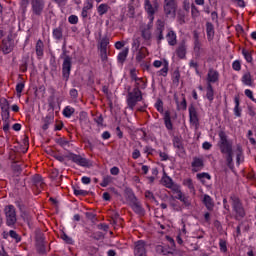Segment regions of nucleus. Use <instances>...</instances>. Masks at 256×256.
Listing matches in <instances>:
<instances>
[{"mask_svg": "<svg viewBox=\"0 0 256 256\" xmlns=\"http://www.w3.org/2000/svg\"><path fill=\"white\" fill-rule=\"evenodd\" d=\"M2 51L4 55H9L13 51V43L7 40L2 41Z\"/></svg>", "mask_w": 256, "mask_h": 256, "instance_id": "a878e982", "label": "nucleus"}, {"mask_svg": "<svg viewBox=\"0 0 256 256\" xmlns=\"http://www.w3.org/2000/svg\"><path fill=\"white\" fill-rule=\"evenodd\" d=\"M23 89H25V82H20L16 85V92L21 95L23 93Z\"/></svg>", "mask_w": 256, "mask_h": 256, "instance_id": "680f3d73", "label": "nucleus"}, {"mask_svg": "<svg viewBox=\"0 0 256 256\" xmlns=\"http://www.w3.org/2000/svg\"><path fill=\"white\" fill-rule=\"evenodd\" d=\"M143 101V92L141 90H132L131 86L128 87V94L126 96V103L128 107L133 111L135 109L137 103Z\"/></svg>", "mask_w": 256, "mask_h": 256, "instance_id": "7ed1b4c3", "label": "nucleus"}, {"mask_svg": "<svg viewBox=\"0 0 256 256\" xmlns=\"http://www.w3.org/2000/svg\"><path fill=\"white\" fill-rule=\"evenodd\" d=\"M110 7L107 4H100L97 8L98 14L100 17H103V15L107 14Z\"/></svg>", "mask_w": 256, "mask_h": 256, "instance_id": "c9c22d12", "label": "nucleus"}, {"mask_svg": "<svg viewBox=\"0 0 256 256\" xmlns=\"http://www.w3.org/2000/svg\"><path fill=\"white\" fill-rule=\"evenodd\" d=\"M73 191H74V195H76V197H87V195H89V191H87V190L73 188Z\"/></svg>", "mask_w": 256, "mask_h": 256, "instance_id": "37998d69", "label": "nucleus"}, {"mask_svg": "<svg viewBox=\"0 0 256 256\" xmlns=\"http://www.w3.org/2000/svg\"><path fill=\"white\" fill-rule=\"evenodd\" d=\"M134 90L135 91H141V89H146L147 88V82L143 80V78H138L137 80H134Z\"/></svg>", "mask_w": 256, "mask_h": 256, "instance_id": "393cba45", "label": "nucleus"}, {"mask_svg": "<svg viewBox=\"0 0 256 256\" xmlns=\"http://www.w3.org/2000/svg\"><path fill=\"white\" fill-rule=\"evenodd\" d=\"M75 113V108L71 107V106H66L63 110V115L64 117H71L73 114Z\"/></svg>", "mask_w": 256, "mask_h": 256, "instance_id": "c03bdc74", "label": "nucleus"}, {"mask_svg": "<svg viewBox=\"0 0 256 256\" xmlns=\"http://www.w3.org/2000/svg\"><path fill=\"white\" fill-rule=\"evenodd\" d=\"M232 68L234 71H239L241 69V62L239 60H236L232 63Z\"/></svg>", "mask_w": 256, "mask_h": 256, "instance_id": "774afa93", "label": "nucleus"}, {"mask_svg": "<svg viewBox=\"0 0 256 256\" xmlns=\"http://www.w3.org/2000/svg\"><path fill=\"white\" fill-rule=\"evenodd\" d=\"M28 65H29V57H23L22 63L20 65V71H22V73H26Z\"/></svg>", "mask_w": 256, "mask_h": 256, "instance_id": "49530a36", "label": "nucleus"}, {"mask_svg": "<svg viewBox=\"0 0 256 256\" xmlns=\"http://www.w3.org/2000/svg\"><path fill=\"white\" fill-rule=\"evenodd\" d=\"M173 146L175 149H178V151H183V142L179 138V136L173 137Z\"/></svg>", "mask_w": 256, "mask_h": 256, "instance_id": "f704fd0d", "label": "nucleus"}, {"mask_svg": "<svg viewBox=\"0 0 256 256\" xmlns=\"http://www.w3.org/2000/svg\"><path fill=\"white\" fill-rule=\"evenodd\" d=\"M206 97L208 101L212 102L215 99V90L213 89V85L207 84L206 87Z\"/></svg>", "mask_w": 256, "mask_h": 256, "instance_id": "c756f323", "label": "nucleus"}, {"mask_svg": "<svg viewBox=\"0 0 256 256\" xmlns=\"http://www.w3.org/2000/svg\"><path fill=\"white\" fill-rule=\"evenodd\" d=\"M164 125L168 131H173V122H171V112L166 111L164 113Z\"/></svg>", "mask_w": 256, "mask_h": 256, "instance_id": "b1692460", "label": "nucleus"}, {"mask_svg": "<svg viewBox=\"0 0 256 256\" xmlns=\"http://www.w3.org/2000/svg\"><path fill=\"white\" fill-rule=\"evenodd\" d=\"M157 73L159 77H167V73H169V62L165 61L163 68Z\"/></svg>", "mask_w": 256, "mask_h": 256, "instance_id": "4c0bfd02", "label": "nucleus"}, {"mask_svg": "<svg viewBox=\"0 0 256 256\" xmlns=\"http://www.w3.org/2000/svg\"><path fill=\"white\" fill-rule=\"evenodd\" d=\"M166 39L171 47H175V45H177V34L175 31L169 30L166 34Z\"/></svg>", "mask_w": 256, "mask_h": 256, "instance_id": "412c9836", "label": "nucleus"}, {"mask_svg": "<svg viewBox=\"0 0 256 256\" xmlns=\"http://www.w3.org/2000/svg\"><path fill=\"white\" fill-rule=\"evenodd\" d=\"M9 237H11V239H14L15 243H21V235H19L17 231L10 230Z\"/></svg>", "mask_w": 256, "mask_h": 256, "instance_id": "a19ab883", "label": "nucleus"}, {"mask_svg": "<svg viewBox=\"0 0 256 256\" xmlns=\"http://www.w3.org/2000/svg\"><path fill=\"white\" fill-rule=\"evenodd\" d=\"M218 81L219 72L213 68H210L207 74V85H211V83H217Z\"/></svg>", "mask_w": 256, "mask_h": 256, "instance_id": "4468645a", "label": "nucleus"}, {"mask_svg": "<svg viewBox=\"0 0 256 256\" xmlns=\"http://www.w3.org/2000/svg\"><path fill=\"white\" fill-rule=\"evenodd\" d=\"M172 78L174 85H179V80L181 79V73H179V70H175L173 72Z\"/></svg>", "mask_w": 256, "mask_h": 256, "instance_id": "8fccbe9b", "label": "nucleus"}, {"mask_svg": "<svg viewBox=\"0 0 256 256\" xmlns=\"http://www.w3.org/2000/svg\"><path fill=\"white\" fill-rule=\"evenodd\" d=\"M206 33L208 41H213V37H215V26H213V23H206Z\"/></svg>", "mask_w": 256, "mask_h": 256, "instance_id": "5701e85b", "label": "nucleus"}, {"mask_svg": "<svg viewBox=\"0 0 256 256\" xmlns=\"http://www.w3.org/2000/svg\"><path fill=\"white\" fill-rule=\"evenodd\" d=\"M141 47V39L140 38H136L133 40L132 42V53H137V51H139Z\"/></svg>", "mask_w": 256, "mask_h": 256, "instance_id": "58836bf2", "label": "nucleus"}, {"mask_svg": "<svg viewBox=\"0 0 256 256\" xmlns=\"http://www.w3.org/2000/svg\"><path fill=\"white\" fill-rule=\"evenodd\" d=\"M145 11L148 14V19L150 21V23H153L154 19H155V8H153V5L151 4L150 0H145Z\"/></svg>", "mask_w": 256, "mask_h": 256, "instance_id": "f3484780", "label": "nucleus"}, {"mask_svg": "<svg viewBox=\"0 0 256 256\" xmlns=\"http://www.w3.org/2000/svg\"><path fill=\"white\" fill-rule=\"evenodd\" d=\"M185 207H189L191 205V200L189 199V196H183L182 199L180 200Z\"/></svg>", "mask_w": 256, "mask_h": 256, "instance_id": "69168bd1", "label": "nucleus"}, {"mask_svg": "<svg viewBox=\"0 0 256 256\" xmlns=\"http://www.w3.org/2000/svg\"><path fill=\"white\" fill-rule=\"evenodd\" d=\"M36 249L40 255H45L47 253V250L45 249V241H43V238L37 239Z\"/></svg>", "mask_w": 256, "mask_h": 256, "instance_id": "bb28decb", "label": "nucleus"}, {"mask_svg": "<svg viewBox=\"0 0 256 256\" xmlns=\"http://www.w3.org/2000/svg\"><path fill=\"white\" fill-rule=\"evenodd\" d=\"M45 45L43 44V41L40 39L37 41L36 43V55L37 57L41 58L43 57V49H44Z\"/></svg>", "mask_w": 256, "mask_h": 256, "instance_id": "2f4dec72", "label": "nucleus"}, {"mask_svg": "<svg viewBox=\"0 0 256 256\" xmlns=\"http://www.w3.org/2000/svg\"><path fill=\"white\" fill-rule=\"evenodd\" d=\"M79 121H80V123H89V117L87 116L86 112L80 113Z\"/></svg>", "mask_w": 256, "mask_h": 256, "instance_id": "13d9d810", "label": "nucleus"}, {"mask_svg": "<svg viewBox=\"0 0 256 256\" xmlns=\"http://www.w3.org/2000/svg\"><path fill=\"white\" fill-rule=\"evenodd\" d=\"M162 183L164 185V187H167V189H169L175 182H173V179L169 176H164L162 178Z\"/></svg>", "mask_w": 256, "mask_h": 256, "instance_id": "79ce46f5", "label": "nucleus"}, {"mask_svg": "<svg viewBox=\"0 0 256 256\" xmlns=\"http://www.w3.org/2000/svg\"><path fill=\"white\" fill-rule=\"evenodd\" d=\"M202 202L208 211H213L215 203L213 202V198H211V196L205 194Z\"/></svg>", "mask_w": 256, "mask_h": 256, "instance_id": "4be33fe9", "label": "nucleus"}, {"mask_svg": "<svg viewBox=\"0 0 256 256\" xmlns=\"http://www.w3.org/2000/svg\"><path fill=\"white\" fill-rule=\"evenodd\" d=\"M126 193H127L129 205L132 211H134L136 215H138L139 217H145V213H146L145 208H143V204H141V201L137 199V196H135V193H133V190L127 189Z\"/></svg>", "mask_w": 256, "mask_h": 256, "instance_id": "f03ea898", "label": "nucleus"}, {"mask_svg": "<svg viewBox=\"0 0 256 256\" xmlns=\"http://www.w3.org/2000/svg\"><path fill=\"white\" fill-rule=\"evenodd\" d=\"M52 35L56 41H61L63 39V28L61 26L54 28L52 31Z\"/></svg>", "mask_w": 256, "mask_h": 256, "instance_id": "cd10ccee", "label": "nucleus"}, {"mask_svg": "<svg viewBox=\"0 0 256 256\" xmlns=\"http://www.w3.org/2000/svg\"><path fill=\"white\" fill-rule=\"evenodd\" d=\"M163 31H165V22L158 20L156 28V38L158 45L161 44L163 39H165V36H163Z\"/></svg>", "mask_w": 256, "mask_h": 256, "instance_id": "ddd939ff", "label": "nucleus"}, {"mask_svg": "<svg viewBox=\"0 0 256 256\" xmlns=\"http://www.w3.org/2000/svg\"><path fill=\"white\" fill-rule=\"evenodd\" d=\"M242 55H244V59L247 61V63H253V55L250 51L242 49Z\"/></svg>", "mask_w": 256, "mask_h": 256, "instance_id": "de8ad7c7", "label": "nucleus"}, {"mask_svg": "<svg viewBox=\"0 0 256 256\" xmlns=\"http://www.w3.org/2000/svg\"><path fill=\"white\" fill-rule=\"evenodd\" d=\"M111 181H113V178L111 176H104L102 182L100 183L101 187H107Z\"/></svg>", "mask_w": 256, "mask_h": 256, "instance_id": "3c124183", "label": "nucleus"}, {"mask_svg": "<svg viewBox=\"0 0 256 256\" xmlns=\"http://www.w3.org/2000/svg\"><path fill=\"white\" fill-rule=\"evenodd\" d=\"M4 215L7 227H15V225H17V210L15 209V206H5Z\"/></svg>", "mask_w": 256, "mask_h": 256, "instance_id": "39448f33", "label": "nucleus"}, {"mask_svg": "<svg viewBox=\"0 0 256 256\" xmlns=\"http://www.w3.org/2000/svg\"><path fill=\"white\" fill-rule=\"evenodd\" d=\"M66 158L69 159V161H72V163L79 165V167H86L87 169L93 167V162H91V160L79 154L69 152L68 155H66Z\"/></svg>", "mask_w": 256, "mask_h": 256, "instance_id": "423d86ee", "label": "nucleus"}, {"mask_svg": "<svg viewBox=\"0 0 256 256\" xmlns=\"http://www.w3.org/2000/svg\"><path fill=\"white\" fill-rule=\"evenodd\" d=\"M242 83H244V85H248L249 87H251V85H253V78L251 77L250 72H246L242 76Z\"/></svg>", "mask_w": 256, "mask_h": 256, "instance_id": "72a5a7b5", "label": "nucleus"}, {"mask_svg": "<svg viewBox=\"0 0 256 256\" xmlns=\"http://www.w3.org/2000/svg\"><path fill=\"white\" fill-rule=\"evenodd\" d=\"M32 5V13L37 15V17H41L43 14V9H45V1L44 0H31Z\"/></svg>", "mask_w": 256, "mask_h": 256, "instance_id": "1a4fd4ad", "label": "nucleus"}, {"mask_svg": "<svg viewBox=\"0 0 256 256\" xmlns=\"http://www.w3.org/2000/svg\"><path fill=\"white\" fill-rule=\"evenodd\" d=\"M194 52L196 53V56L199 57L201 55V42L200 41H194Z\"/></svg>", "mask_w": 256, "mask_h": 256, "instance_id": "864d4df0", "label": "nucleus"}, {"mask_svg": "<svg viewBox=\"0 0 256 256\" xmlns=\"http://www.w3.org/2000/svg\"><path fill=\"white\" fill-rule=\"evenodd\" d=\"M225 155H226L227 165L228 167H231V165L233 164V152H228Z\"/></svg>", "mask_w": 256, "mask_h": 256, "instance_id": "bf43d9fd", "label": "nucleus"}, {"mask_svg": "<svg viewBox=\"0 0 256 256\" xmlns=\"http://www.w3.org/2000/svg\"><path fill=\"white\" fill-rule=\"evenodd\" d=\"M191 166L193 167L192 171L197 173L198 171H201L203 167H205V164L203 163V159L194 157Z\"/></svg>", "mask_w": 256, "mask_h": 256, "instance_id": "aec40b11", "label": "nucleus"}, {"mask_svg": "<svg viewBox=\"0 0 256 256\" xmlns=\"http://www.w3.org/2000/svg\"><path fill=\"white\" fill-rule=\"evenodd\" d=\"M218 135L220 139L218 142L220 152L223 155L233 152V144L227 139V134L224 131H220Z\"/></svg>", "mask_w": 256, "mask_h": 256, "instance_id": "0eeeda50", "label": "nucleus"}, {"mask_svg": "<svg viewBox=\"0 0 256 256\" xmlns=\"http://www.w3.org/2000/svg\"><path fill=\"white\" fill-rule=\"evenodd\" d=\"M151 27H153V22H150L144 28H142L141 36H142L144 41H150V39H151Z\"/></svg>", "mask_w": 256, "mask_h": 256, "instance_id": "6ab92c4d", "label": "nucleus"}, {"mask_svg": "<svg viewBox=\"0 0 256 256\" xmlns=\"http://www.w3.org/2000/svg\"><path fill=\"white\" fill-rule=\"evenodd\" d=\"M62 55L61 59L63 60L62 64V78L64 81L68 82L69 77L71 75V67L73 65V58L69 55H67V40H64L63 46H62Z\"/></svg>", "mask_w": 256, "mask_h": 256, "instance_id": "f257e3e1", "label": "nucleus"}, {"mask_svg": "<svg viewBox=\"0 0 256 256\" xmlns=\"http://www.w3.org/2000/svg\"><path fill=\"white\" fill-rule=\"evenodd\" d=\"M86 219H89L92 221V223H95L97 221V215H95L93 212H86L85 213Z\"/></svg>", "mask_w": 256, "mask_h": 256, "instance_id": "4d7b16f0", "label": "nucleus"}, {"mask_svg": "<svg viewBox=\"0 0 256 256\" xmlns=\"http://www.w3.org/2000/svg\"><path fill=\"white\" fill-rule=\"evenodd\" d=\"M127 55H129V48H124L119 54H118V63H121L123 65V63H125V61L127 60Z\"/></svg>", "mask_w": 256, "mask_h": 256, "instance_id": "7c9ffc66", "label": "nucleus"}, {"mask_svg": "<svg viewBox=\"0 0 256 256\" xmlns=\"http://www.w3.org/2000/svg\"><path fill=\"white\" fill-rule=\"evenodd\" d=\"M176 55L179 59H185L187 57V44L185 40L181 41L176 49Z\"/></svg>", "mask_w": 256, "mask_h": 256, "instance_id": "2eb2a0df", "label": "nucleus"}, {"mask_svg": "<svg viewBox=\"0 0 256 256\" xmlns=\"http://www.w3.org/2000/svg\"><path fill=\"white\" fill-rule=\"evenodd\" d=\"M219 248L221 253H227V241L220 239L219 240Z\"/></svg>", "mask_w": 256, "mask_h": 256, "instance_id": "603ef678", "label": "nucleus"}, {"mask_svg": "<svg viewBox=\"0 0 256 256\" xmlns=\"http://www.w3.org/2000/svg\"><path fill=\"white\" fill-rule=\"evenodd\" d=\"M11 169L14 171V173H20L21 165H18L17 162L13 161L11 165Z\"/></svg>", "mask_w": 256, "mask_h": 256, "instance_id": "e2e57ef3", "label": "nucleus"}, {"mask_svg": "<svg viewBox=\"0 0 256 256\" xmlns=\"http://www.w3.org/2000/svg\"><path fill=\"white\" fill-rule=\"evenodd\" d=\"M68 22L71 24V25H77V23H79V17H77V15H70L68 17Z\"/></svg>", "mask_w": 256, "mask_h": 256, "instance_id": "6e6d98bb", "label": "nucleus"}, {"mask_svg": "<svg viewBox=\"0 0 256 256\" xmlns=\"http://www.w3.org/2000/svg\"><path fill=\"white\" fill-rule=\"evenodd\" d=\"M31 181L34 187H36V189H38L39 191L40 189H43V187H45V182H43V177H41V175L39 174H35L34 176H32Z\"/></svg>", "mask_w": 256, "mask_h": 256, "instance_id": "a211bd4d", "label": "nucleus"}, {"mask_svg": "<svg viewBox=\"0 0 256 256\" xmlns=\"http://www.w3.org/2000/svg\"><path fill=\"white\" fill-rule=\"evenodd\" d=\"M234 103H235L234 114L236 117H241V108L239 107V97H235Z\"/></svg>", "mask_w": 256, "mask_h": 256, "instance_id": "a18cd8bd", "label": "nucleus"}, {"mask_svg": "<svg viewBox=\"0 0 256 256\" xmlns=\"http://www.w3.org/2000/svg\"><path fill=\"white\" fill-rule=\"evenodd\" d=\"M188 111H189L190 123H192V125H195L197 127V125H199V115L197 114V108H195V105L190 104Z\"/></svg>", "mask_w": 256, "mask_h": 256, "instance_id": "9b49d317", "label": "nucleus"}, {"mask_svg": "<svg viewBox=\"0 0 256 256\" xmlns=\"http://www.w3.org/2000/svg\"><path fill=\"white\" fill-rule=\"evenodd\" d=\"M108 45H109V38L108 37L102 38L100 41L99 51H107Z\"/></svg>", "mask_w": 256, "mask_h": 256, "instance_id": "ea45409f", "label": "nucleus"}, {"mask_svg": "<svg viewBox=\"0 0 256 256\" xmlns=\"http://www.w3.org/2000/svg\"><path fill=\"white\" fill-rule=\"evenodd\" d=\"M135 256H147V249L145 248V242L143 240L137 241L134 248Z\"/></svg>", "mask_w": 256, "mask_h": 256, "instance_id": "f8f14e48", "label": "nucleus"}, {"mask_svg": "<svg viewBox=\"0 0 256 256\" xmlns=\"http://www.w3.org/2000/svg\"><path fill=\"white\" fill-rule=\"evenodd\" d=\"M92 239H95V241H99L100 239H103V232H95L92 235H90Z\"/></svg>", "mask_w": 256, "mask_h": 256, "instance_id": "0e129e2a", "label": "nucleus"}, {"mask_svg": "<svg viewBox=\"0 0 256 256\" xmlns=\"http://www.w3.org/2000/svg\"><path fill=\"white\" fill-rule=\"evenodd\" d=\"M155 107L159 113H163V101L161 99L157 100Z\"/></svg>", "mask_w": 256, "mask_h": 256, "instance_id": "338daca9", "label": "nucleus"}, {"mask_svg": "<svg viewBox=\"0 0 256 256\" xmlns=\"http://www.w3.org/2000/svg\"><path fill=\"white\" fill-rule=\"evenodd\" d=\"M53 123V116L48 115L44 118V124L42 125L43 131H47L49 129V125Z\"/></svg>", "mask_w": 256, "mask_h": 256, "instance_id": "e433bc0d", "label": "nucleus"}, {"mask_svg": "<svg viewBox=\"0 0 256 256\" xmlns=\"http://www.w3.org/2000/svg\"><path fill=\"white\" fill-rule=\"evenodd\" d=\"M145 57H147V48L146 47H141L138 51H137V55H136V61L138 63H141V61L143 59H145Z\"/></svg>", "mask_w": 256, "mask_h": 256, "instance_id": "c85d7f7f", "label": "nucleus"}, {"mask_svg": "<svg viewBox=\"0 0 256 256\" xmlns=\"http://www.w3.org/2000/svg\"><path fill=\"white\" fill-rule=\"evenodd\" d=\"M182 101L179 102V97L177 94L174 95V101L177 105L178 111H187V99L185 98V94H181Z\"/></svg>", "mask_w": 256, "mask_h": 256, "instance_id": "dca6fc26", "label": "nucleus"}, {"mask_svg": "<svg viewBox=\"0 0 256 256\" xmlns=\"http://www.w3.org/2000/svg\"><path fill=\"white\" fill-rule=\"evenodd\" d=\"M100 57L102 63H107L109 57H107V50H100Z\"/></svg>", "mask_w": 256, "mask_h": 256, "instance_id": "052dcab7", "label": "nucleus"}, {"mask_svg": "<svg viewBox=\"0 0 256 256\" xmlns=\"http://www.w3.org/2000/svg\"><path fill=\"white\" fill-rule=\"evenodd\" d=\"M61 239L68 245H73V238L69 237L65 232L61 234Z\"/></svg>", "mask_w": 256, "mask_h": 256, "instance_id": "5fc2aeb1", "label": "nucleus"}, {"mask_svg": "<svg viewBox=\"0 0 256 256\" xmlns=\"http://www.w3.org/2000/svg\"><path fill=\"white\" fill-rule=\"evenodd\" d=\"M183 185H185V187L189 189L190 193H193V195H195V185H193V179H184Z\"/></svg>", "mask_w": 256, "mask_h": 256, "instance_id": "473e14b6", "label": "nucleus"}, {"mask_svg": "<svg viewBox=\"0 0 256 256\" xmlns=\"http://www.w3.org/2000/svg\"><path fill=\"white\" fill-rule=\"evenodd\" d=\"M0 107H1V115H2V120L5 121V123H7V121H9V102L7 101V99H2L0 101Z\"/></svg>", "mask_w": 256, "mask_h": 256, "instance_id": "9d476101", "label": "nucleus"}, {"mask_svg": "<svg viewBox=\"0 0 256 256\" xmlns=\"http://www.w3.org/2000/svg\"><path fill=\"white\" fill-rule=\"evenodd\" d=\"M230 201L232 202V209L235 213L236 221H241L245 217V208L243 207V203L241 199L236 195L230 196Z\"/></svg>", "mask_w": 256, "mask_h": 256, "instance_id": "20e7f679", "label": "nucleus"}, {"mask_svg": "<svg viewBox=\"0 0 256 256\" xmlns=\"http://www.w3.org/2000/svg\"><path fill=\"white\" fill-rule=\"evenodd\" d=\"M164 13L167 17H175L177 13V1L164 0Z\"/></svg>", "mask_w": 256, "mask_h": 256, "instance_id": "6e6552de", "label": "nucleus"}, {"mask_svg": "<svg viewBox=\"0 0 256 256\" xmlns=\"http://www.w3.org/2000/svg\"><path fill=\"white\" fill-rule=\"evenodd\" d=\"M191 15L192 19H197V17H199L200 15L199 9L197 8V6H195L194 3L191 4Z\"/></svg>", "mask_w": 256, "mask_h": 256, "instance_id": "09e8293b", "label": "nucleus"}]
</instances>
